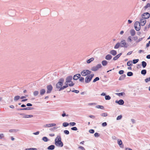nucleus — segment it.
Here are the masks:
<instances>
[{
	"label": "nucleus",
	"mask_w": 150,
	"mask_h": 150,
	"mask_svg": "<svg viewBox=\"0 0 150 150\" xmlns=\"http://www.w3.org/2000/svg\"><path fill=\"white\" fill-rule=\"evenodd\" d=\"M55 144L57 146L62 147L63 146V144L61 141V138L60 135H57L55 138Z\"/></svg>",
	"instance_id": "nucleus-1"
},
{
	"label": "nucleus",
	"mask_w": 150,
	"mask_h": 150,
	"mask_svg": "<svg viewBox=\"0 0 150 150\" xmlns=\"http://www.w3.org/2000/svg\"><path fill=\"white\" fill-rule=\"evenodd\" d=\"M72 79V76H69L66 78V80L69 83L68 85L69 86H72L74 85V83L71 81Z\"/></svg>",
	"instance_id": "nucleus-2"
},
{
	"label": "nucleus",
	"mask_w": 150,
	"mask_h": 150,
	"mask_svg": "<svg viewBox=\"0 0 150 150\" xmlns=\"http://www.w3.org/2000/svg\"><path fill=\"white\" fill-rule=\"evenodd\" d=\"M64 79L63 78L60 79L58 82L56 84V87L57 88H59L61 87L63 85Z\"/></svg>",
	"instance_id": "nucleus-3"
},
{
	"label": "nucleus",
	"mask_w": 150,
	"mask_h": 150,
	"mask_svg": "<svg viewBox=\"0 0 150 150\" xmlns=\"http://www.w3.org/2000/svg\"><path fill=\"white\" fill-rule=\"evenodd\" d=\"M94 76V74H93L87 76L85 79V82L87 83L90 82Z\"/></svg>",
	"instance_id": "nucleus-4"
},
{
	"label": "nucleus",
	"mask_w": 150,
	"mask_h": 150,
	"mask_svg": "<svg viewBox=\"0 0 150 150\" xmlns=\"http://www.w3.org/2000/svg\"><path fill=\"white\" fill-rule=\"evenodd\" d=\"M91 71L88 70H84L81 73V74L83 76H86L89 75L91 74Z\"/></svg>",
	"instance_id": "nucleus-5"
},
{
	"label": "nucleus",
	"mask_w": 150,
	"mask_h": 150,
	"mask_svg": "<svg viewBox=\"0 0 150 150\" xmlns=\"http://www.w3.org/2000/svg\"><path fill=\"white\" fill-rule=\"evenodd\" d=\"M120 44V47H121L127 48L128 46V43L126 42L125 40H122Z\"/></svg>",
	"instance_id": "nucleus-6"
},
{
	"label": "nucleus",
	"mask_w": 150,
	"mask_h": 150,
	"mask_svg": "<svg viewBox=\"0 0 150 150\" xmlns=\"http://www.w3.org/2000/svg\"><path fill=\"white\" fill-rule=\"evenodd\" d=\"M102 66L100 64H98L96 66H93L91 68V70L92 71H96L98 69L100 68Z\"/></svg>",
	"instance_id": "nucleus-7"
},
{
	"label": "nucleus",
	"mask_w": 150,
	"mask_h": 150,
	"mask_svg": "<svg viewBox=\"0 0 150 150\" xmlns=\"http://www.w3.org/2000/svg\"><path fill=\"white\" fill-rule=\"evenodd\" d=\"M47 93H50L51 92L53 89V87L51 85H49L47 86Z\"/></svg>",
	"instance_id": "nucleus-8"
},
{
	"label": "nucleus",
	"mask_w": 150,
	"mask_h": 150,
	"mask_svg": "<svg viewBox=\"0 0 150 150\" xmlns=\"http://www.w3.org/2000/svg\"><path fill=\"white\" fill-rule=\"evenodd\" d=\"M150 16V13L148 12L144 13L142 15V17L145 19L148 18Z\"/></svg>",
	"instance_id": "nucleus-9"
},
{
	"label": "nucleus",
	"mask_w": 150,
	"mask_h": 150,
	"mask_svg": "<svg viewBox=\"0 0 150 150\" xmlns=\"http://www.w3.org/2000/svg\"><path fill=\"white\" fill-rule=\"evenodd\" d=\"M8 13L11 16H14L15 15L16 11L14 10H10L8 11Z\"/></svg>",
	"instance_id": "nucleus-10"
},
{
	"label": "nucleus",
	"mask_w": 150,
	"mask_h": 150,
	"mask_svg": "<svg viewBox=\"0 0 150 150\" xmlns=\"http://www.w3.org/2000/svg\"><path fill=\"white\" fill-rule=\"evenodd\" d=\"M139 22L142 26H144L146 23V20L145 19L142 18H141L140 19V22Z\"/></svg>",
	"instance_id": "nucleus-11"
},
{
	"label": "nucleus",
	"mask_w": 150,
	"mask_h": 150,
	"mask_svg": "<svg viewBox=\"0 0 150 150\" xmlns=\"http://www.w3.org/2000/svg\"><path fill=\"white\" fill-rule=\"evenodd\" d=\"M56 124L55 123L48 124L44 125L43 127H53L56 126Z\"/></svg>",
	"instance_id": "nucleus-12"
},
{
	"label": "nucleus",
	"mask_w": 150,
	"mask_h": 150,
	"mask_svg": "<svg viewBox=\"0 0 150 150\" xmlns=\"http://www.w3.org/2000/svg\"><path fill=\"white\" fill-rule=\"evenodd\" d=\"M20 115H22L23 116V117L24 118H28L29 117H33V116L32 115H26L25 114L22 113Z\"/></svg>",
	"instance_id": "nucleus-13"
},
{
	"label": "nucleus",
	"mask_w": 150,
	"mask_h": 150,
	"mask_svg": "<svg viewBox=\"0 0 150 150\" xmlns=\"http://www.w3.org/2000/svg\"><path fill=\"white\" fill-rule=\"evenodd\" d=\"M81 76V74H76L73 77V79L74 80H77Z\"/></svg>",
	"instance_id": "nucleus-14"
},
{
	"label": "nucleus",
	"mask_w": 150,
	"mask_h": 150,
	"mask_svg": "<svg viewBox=\"0 0 150 150\" xmlns=\"http://www.w3.org/2000/svg\"><path fill=\"white\" fill-rule=\"evenodd\" d=\"M115 103L118 104L119 105H122L124 104V102L123 100L120 99L118 101L117 100H116Z\"/></svg>",
	"instance_id": "nucleus-15"
},
{
	"label": "nucleus",
	"mask_w": 150,
	"mask_h": 150,
	"mask_svg": "<svg viewBox=\"0 0 150 150\" xmlns=\"http://www.w3.org/2000/svg\"><path fill=\"white\" fill-rule=\"evenodd\" d=\"M117 143L121 148H123L124 145L123 144L121 140L118 139Z\"/></svg>",
	"instance_id": "nucleus-16"
},
{
	"label": "nucleus",
	"mask_w": 150,
	"mask_h": 150,
	"mask_svg": "<svg viewBox=\"0 0 150 150\" xmlns=\"http://www.w3.org/2000/svg\"><path fill=\"white\" fill-rule=\"evenodd\" d=\"M46 91L45 89L42 88L40 91V94L41 96L43 95L45 93Z\"/></svg>",
	"instance_id": "nucleus-17"
},
{
	"label": "nucleus",
	"mask_w": 150,
	"mask_h": 150,
	"mask_svg": "<svg viewBox=\"0 0 150 150\" xmlns=\"http://www.w3.org/2000/svg\"><path fill=\"white\" fill-rule=\"evenodd\" d=\"M112 57L110 54H108L105 56V59L107 60H110Z\"/></svg>",
	"instance_id": "nucleus-18"
},
{
	"label": "nucleus",
	"mask_w": 150,
	"mask_h": 150,
	"mask_svg": "<svg viewBox=\"0 0 150 150\" xmlns=\"http://www.w3.org/2000/svg\"><path fill=\"white\" fill-rule=\"evenodd\" d=\"M110 53L113 56H115L117 54V52L114 50H112L110 51Z\"/></svg>",
	"instance_id": "nucleus-19"
},
{
	"label": "nucleus",
	"mask_w": 150,
	"mask_h": 150,
	"mask_svg": "<svg viewBox=\"0 0 150 150\" xmlns=\"http://www.w3.org/2000/svg\"><path fill=\"white\" fill-rule=\"evenodd\" d=\"M130 33L131 36H134L136 34L135 31L134 29H131L130 30Z\"/></svg>",
	"instance_id": "nucleus-20"
},
{
	"label": "nucleus",
	"mask_w": 150,
	"mask_h": 150,
	"mask_svg": "<svg viewBox=\"0 0 150 150\" xmlns=\"http://www.w3.org/2000/svg\"><path fill=\"white\" fill-rule=\"evenodd\" d=\"M122 53H120L118 54V55H117L116 56H115V57H114L113 58V59L114 60H117L119 58V57H120V56L122 55Z\"/></svg>",
	"instance_id": "nucleus-21"
},
{
	"label": "nucleus",
	"mask_w": 150,
	"mask_h": 150,
	"mask_svg": "<svg viewBox=\"0 0 150 150\" xmlns=\"http://www.w3.org/2000/svg\"><path fill=\"white\" fill-rule=\"evenodd\" d=\"M55 148V146L54 145H51L47 147V149L48 150H53Z\"/></svg>",
	"instance_id": "nucleus-22"
},
{
	"label": "nucleus",
	"mask_w": 150,
	"mask_h": 150,
	"mask_svg": "<svg viewBox=\"0 0 150 150\" xmlns=\"http://www.w3.org/2000/svg\"><path fill=\"white\" fill-rule=\"evenodd\" d=\"M126 76L125 74H123L119 78V80H123L125 77Z\"/></svg>",
	"instance_id": "nucleus-23"
},
{
	"label": "nucleus",
	"mask_w": 150,
	"mask_h": 150,
	"mask_svg": "<svg viewBox=\"0 0 150 150\" xmlns=\"http://www.w3.org/2000/svg\"><path fill=\"white\" fill-rule=\"evenodd\" d=\"M94 58L92 57L86 61L87 63L89 64L94 60Z\"/></svg>",
	"instance_id": "nucleus-24"
},
{
	"label": "nucleus",
	"mask_w": 150,
	"mask_h": 150,
	"mask_svg": "<svg viewBox=\"0 0 150 150\" xmlns=\"http://www.w3.org/2000/svg\"><path fill=\"white\" fill-rule=\"evenodd\" d=\"M108 63V62L106 60H103L102 62V64L103 66H106Z\"/></svg>",
	"instance_id": "nucleus-25"
},
{
	"label": "nucleus",
	"mask_w": 150,
	"mask_h": 150,
	"mask_svg": "<svg viewBox=\"0 0 150 150\" xmlns=\"http://www.w3.org/2000/svg\"><path fill=\"white\" fill-rule=\"evenodd\" d=\"M142 64L143 67L144 68L146 66L147 63L143 61L142 62Z\"/></svg>",
	"instance_id": "nucleus-26"
},
{
	"label": "nucleus",
	"mask_w": 150,
	"mask_h": 150,
	"mask_svg": "<svg viewBox=\"0 0 150 150\" xmlns=\"http://www.w3.org/2000/svg\"><path fill=\"white\" fill-rule=\"evenodd\" d=\"M140 23L139 21H136L134 24V26H137L140 27Z\"/></svg>",
	"instance_id": "nucleus-27"
},
{
	"label": "nucleus",
	"mask_w": 150,
	"mask_h": 150,
	"mask_svg": "<svg viewBox=\"0 0 150 150\" xmlns=\"http://www.w3.org/2000/svg\"><path fill=\"white\" fill-rule=\"evenodd\" d=\"M120 44L119 42L117 43L115 45L114 48L115 49H118L120 46Z\"/></svg>",
	"instance_id": "nucleus-28"
},
{
	"label": "nucleus",
	"mask_w": 150,
	"mask_h": 150,
	"mask_svg": "<svg viewBox=\"0 0 150 150\" xmlns=\"http://www.w3.org/2000/svg\"><path fill=\"white\" fill-rule=\"evenodd\" d=\"M42 140L45 142H47L49 140V139L47 137H44L42 138Z\"/></svg>",
	"instance_id": "nucleus-29"
},
{
	"label": "nucleus",
	"mask_w": 150,
	"mask_h": 150,
	"mask_svg": "<svg viewBox=\"0 0 150 150\" xmlns=\"http://www.w3.org/2000/svg\"><path fill=\"white\" fill-rule=\"evenodd\" d=\"M146 73V71L145 69H143L141 71V74L143 75H145Z\"/></svg>",
	"instance_id": "nucleus-30"
},
{
	"label": "nucleus",
	"mask_w": 150,
	"mask_h": 150,
	"mask_svg": "<svg viewBox=\"0 0 150 150\" xmlns=\"http://www.w3.org/2000/svg\"><path fill=\"white\" fill-rule=\"evenodd\" d=\"M20 98V96H16L14 98V100L15 101H17Z\"/></svg>",
	"instance_id": "nucleus-31"
},
{
	"label": "nucleus",
	"mask_w": 150,
	"mask_h": 150,
	"mask_svg": "<svg viewBox=\"0 0 150 150\" xmlns=\"http://www.w3.org/2000/svg\"><path fill=\"white\" fill-rule=\"evenodd\" d=\"M34 109V108L32 107H27L26 108H23V110H32Z\"/></svg>",
	"instance_id": "nucleus-32"
},
{
	"label": "nucleus",
	"mask_w": 150,
	"mask_h": 150,
	"mask_svg": "<svg viewBox=\"0 0 150 150\" xmlns=\"http://www.w3.org/2000/svg\"><path fill=\"white\" fill-rule=\"evenodd\" d=\"M116 94L119 96H123L124 95H125V94L124 92H122L120 93H116Z\"/></svg>",
	"instance_id": "nucleus-33"
},
{
	"label": "nucleus",
	"mask_w": 150,
	"mask_h": 150,
	"mask_svg": "<svg viewBox=\"0 0 150 150\" xmlns=\"http://www.w3.org/2000/svg\"><path fill=\"white\" fill-rule=\"evenodd\" d=\"M128 66H130L132 65V61H128L127 63Z\"/></svg>",
	"instance_id": "nucleus-34"
},
{
	"label": "nucleus",
	"mask_w": 150,
	"mask_h": 150,
	"mask_svg": "<svg viewBox=\"0 0 150 150\" xmlns=\"http://www.w3.org/2000/svg\"><path fill=\"white\" fill-rule=\"evenodd\" d=\"M69 125V123H68L67 122H64L63 123L62 125L63 126L65 127H67Z\"/></svg>",
	"instance_id": "nucleus-35"
},
{
	"label": "nucleus",
	"mask_w": 150,
	"mask_h": 150,
	"mask_svg": "<svg viewBox=\"0 0 150 150\" xmlns=\"http://www.w3.org/2000/svg\"><path fill=\"white\" fill-rule=\"evenodd\" d=\"M39 94V92L38 91H36L34 92L33 93V95L34 96H37Z\"/></svg>",
	"instance_id": "nucleus-36"
},
{
	"label": "nucleus",
	"mask_w": 150,
	"mask_h": 150,
	"mask_svg": "<svg viewBox=\"0 0 150 150\" xmlns=\"http://www.w3.org/2000/svg\"><path fill=\"white\" fill-rule=\"evenodd\" d=\"M95 107L96 108H100L102 109L104 108V107L103 106L100 105H96Z\"/></svg>",
	"instance_id": "nucleus-37"
},
{
	"label": "nucleus",
	"mask_w": 150,
	"mask_h": 150,
	"mask_svg": "<svg viewBox=\"0 0 150 150\" xmlns=\"http://www.w3.org/2000/svg\"><path fill=\"white\" fill-rule=\"evenodd\" d=\"M105 99L106 100H109L111 99V97L109 95H107L105 96Z\"/></svg>",
	"instance_id": "nucleus-38"
},
{
	"label": "nucleus",
	"mask_w": 150,
	"mask_h": 150,
	"mask_svg": "<svg viewBox=\"0 0 150 150\" xmlns=\"http://www.w3.org/2000/svg\"><path fill=\"white\" fill-rule=\"evenodd\" d=\"M127 75L129 76H131L133 75V73L132 72H128L127 73Z\"/></svg>",
	"instance_id": "nucleus-39"
},
{
	"label": "nucleus",
	"mask_w": 150,
	"mask_h": 150,
	"mask_svg": "<svg viewBox=\"0 0 150 150\" xmlns=\"http://www.w3.org/2000/svg\"><path fill=\"white\" fill-rule=\"evenodd\" d=\"M132 38L131 36H129L127 39V41L128 42H131L132 41Z\"/></svg>",
	"instance_id": "nucleus-40"
},
{
	"label": "nucleus",
	"mask_w": 150,
	"mask_h": 150,
	"mask_svg": "<svg viewBox=\"0 0 150 150\" xmlns=\"http://www.w3.org/2000/svg\"><path fill=\"white\" fill-rule=\"evenodd\" d=\"M139 60L138 59H135L133 60V63L134 64H135L137 63L139 61Z\"/></svg>",
	"instance_id": "nucleus-41"
},
{
	"label": "nucleus",
	"mask_w": 150,
	"mask_h": 150,
	"mask_svg": "<svg viewBox=\"0 0 150 150\" xmlns=\"http://www.w3.org/2000/svg\"><path fill=\"white\" fill-rule=\"evenodd\" d=\"M99 80V78L98 77H96L93 81V82L95 83L97 81Z\"/></svg>",
	"instance_id": "nucleus-42"
},
{
	"label": "nucleus",
	"mask_w": 150,
	"mask_h": 150,
	"mask_svg": "<svg viewBox=\"0 0 150 150\" xmlns=\"http://www.w3.org/2000/svg\"><path fill=\"white\" fill-rule=\"evenodd\" d=\"M135 29L137 31H139L141 27L134 26Z\"/></svg>",
	"instance_id": "nucleus-43"
},
{
	"label": "nucleus",
	"mask_w": 150,
	"mask_h": 150,
	"mask_svg": "<svg viewBox=\"0 0 150 150\" xmlns=\"http://www.w3.org/2000/svg\"><path fill=\"white\" fill-rule=\"evenodd\" d=\"M25 150H38L37 148H30L26 149Z\"/></svg>",
	"instance_id": "nucleus-44"
},
{
	"label": "nucleus",
	"mask_w": 150,
	"mask_h": 150,
	"mask_svg": "<svg viewBox=\"0 0 150 150\" xmlns=\"http://www.w3.org/2000/svg\"><path fill=\"white\" fill-rule=\"evenodd\" d=\"M122 117V115H119V116H118L117 117L116 120H120L121 119Z\"/></svg>",
	"instance_id": "nucleus-45"
},
{
	"label": "nucleus",
	"mask_w": 150,
	"mask_h": 150,
	"mask_svg": "<svg viewBox=\"0 0 150 150\" xmlns=\"http://www.w3.org/2000/svg\"><path fill=\"white\" fill-rule=\"evenodd\" d=\"M65 88H66V87L64 86H62L60 88V89H59V91H61Z\"/></svg>",
	"instance_id": "nucleus-46"
},
{
	"label": "nucleus",
	"mask_w": 150,
	"mask_h": 150,
	"mask_svg": "<svg viewBox=\"0 0 150 150\" xmlns=\"http://www.w3.org/2000/svg\"><path fill=\"white\" fill-rule=\"evenodd\" d=\"M150 7V4L148 3L146 5L144 6V8L145 9L147 8L148 7Z\"/></svg>",
	"instance_id": "nucleus-47"
},
{
	"label": "nucleus",
	"mask_w": 150,
	"mask_h": 150,
	"mask_svg": "<svg viewBox=\"0 0 150 150\" xmlns=\"http://www.w3.org/2000/svg\"><path fill=\"white\" fill-rule=\"evenodd\" d=\"M101 115L103 117H106L108 115V114L106 113H103L101 114Z\"/></svg>",
	"instance_id": "nucleus-48"
},
{
	"label": "nucleus",
	"mask_w": 150,
	"mask_h": 150,
	"mask_svg": "<svg viewBox=\"0 0 150 150\" xmlns=\"http://www.w3.org/2000/svg\"><path fill=\"white\" fill-rule=\"evenodd\" d=\"M97 105V103H90L88 104L89 105Z\"/></svg>",
	"instance_id": "nucleus-49"
},
{
	"label": "nucleus",
	"mask_w": 150,
	"mask_h": 150,
	"mask_svg": "<svg viewBox=\"0 0 150 150\" xmlns=\"http://www.w3.org/2000/svg\"><path fill=\"white\" fill-rule=\"evenodd\" d=\"M79 78L80 79H79V80L80 81H81V82H83L84 80V79L83 77H80Z\"/></svg>",
	"instance_id": "nucleus-50"
},
{
	"label": "nucleus",
	"mask_w": 150,
	"mask_h": 150,
	"mask_svg": "<svg viewBox=\"0 0 150 150\" xmlns=\"http://www.w3.org/2000/svg\"><path fill=\"white\" fill-rule=\"evenodd\" d=\"M76 125V123L74 122H71L69 123V125L71 126H75Z\"/></svg>",
	"instance_id": "nucleus-51"
},
{
	"label": "nucleus",
	"mask_w": 150,
	"mask_h": 150,
	"mask_svg": "<svg viewBox=\"0 0 150 150\" xmlns=\"http://www.w3.org/2000/svg\"><path fill=\"white\" fill-rule=\"evenodd\" d=\"M150 81V77L149 78H146L145 79V81L147 83Z\"/></svg>",
	"instance_id": "nucleus-52"
},
{
	"label": "nucleus",
	"mask_w": 150,
	"mask_h": 150,
	"mask_svg": "<svg viewBox=\"0 0 150 150\" xmlns=\"http://www.w3.org/2000/svg\"><path fill=\"white\" fill-rule=\"evenodd\" d=\"M143 39V38H139V39H138L137 40L136 42V43H138L141 41Z\"/></svg>",
	"instance_id": "nucleus-53"
},
{
	"label": "nucleus",
	"mask_w": 150,
	"mask_h": 150,
	"mask_svg": "<svg viewBox=\"0 0 150 150\" xmlns=\"http://www.w3.org/2000/svg\"><path fill=\"white\" fill-rule=\"evenodd\" d=\"M64 132L66 134H69V132L68 130H65Z\"/></svg>",
	"instance_id": "nucleus-54"
},
{
	"label": "nucleus",
	"mask_w": 150,
	"mask_h": 150,
	"mask_svg": "<svg viewBox=\"0 0 150 150\" xmlns=\"http://www.w3.org/2000/svg\"><path fill=\"white\" fill-rule=\"evenodd\" d=\"M133 39L136 42L138 38L137 36H135L133 37Z\"/></svg>",
	"instance_id": "nucleus-55"
},
{
	"label": "nucleus",
	"mask_w": 150,
	"mask_h": 150,
	"mask_svg": "<svg viewBox=\"0 0 150 150\" xmlns=\"http://www.w3.org/2000/svg\"><path fill=\"white\" fill-rule=\"evenodd\" d=\"M71 129L72 130L76 131L77 130V128L76 127H73L71 128Z\"/></svg>",
	"instance_id": "nucleus-56"
},
{
	"label": "nucleus",
	"mask_w": 150,
	"mask_h": 150,
	"mask_svg": "<svg viewBox=\"0 0 150 150\" xmlns=\"http://www.w3.org/2000/svg\"><path fill=\"white\" fill-rule=\"evenodd\" d=\"M89 132L91 134H93L94 132V130L93 129H91L89 130Z\"/></svg>",
	"instance_id": "nucleus-57"
},
{
	"label": "nucleus",
	"mask_w": 150,
	"mask_h": 150,
	"mask_svg": "<svg viewBox=\"0 0 150 150\" xmlns=\"http://www.w3.org/2000/svg\"><path fill=\"white\" fill-rule=\"evenodd\" d=\"M107 125V123L106 122H105L103 123L102 124V126L103 127H105Z\"/></svg>",
	"instance_id": "nucleus-58"
},
{
	"label": "nucleus",
	"mask_w": 150,
	"mask_h": 150,
	"mask_svg": "<svg viewBox=\"0 0 150 150\" xmlns=\"http://www.w3.org/2000/svg\"><path fill=\"white\" fill-rule=\"evenodd\" d=\"M62 115L63 117H64L65 116H68V115H66V114L65 113V112L64 111H63V113L62 114Z\"/></svg>",
	"instance_id": "nucleus-59"
},
{
	"label": "nucleus",
	"mask_w": 150,
	"mask_h": 150,
	"mask_svg": "<svg viewBox=\"0 0 150 150\" xmlns=\"http://www.w3.org/2000/svg\"><path fill=\"white\" fill-rule=\"evenodd\" d=\"M94 136L96 137H98L99 136V134L97 132H96L94 134Z\"/></svg>",
	"instance_id": "nucleus-60"
},
{
	"label": "nucleus",
	"mask_w": 150,
	"mask_h": 150,
	"mask_svg": "<svg viewBox=\"0 0 150 150\" xmlns=\"http://www.w3.org/2000/svg\"><path fill=\"white\" fill-rule=\"evenodd\" d=\"M72 92H74L76 93H78L79 92V91L77 90H74L72 91Z\"/></svg>",
	"instance_id": "nucleus-61"
},
{
	"label": "nucleus",
	"mask_w": 150,
	"mask_h": 150,
	"mask_svg": "<svg viewBox=\"0 0 150 150\" xmlns=\"http://www.w3.org/2000/svg\"><path fill=\"white\" fill-rule=\"evenodd\" d=\"M124 71L123 70H121L119 71V74H122L124 73Z\"/></svg>",
	"instance_id": "nucleus-62"
},
{
	"label": "nucleus",
	"mask_w": 150,
	"mask_h": 150,
	"mask_svg": "<svg viewBox=\"0 0 150 150\" xmlns=\"http://www.w3.org/2000/svg\"><path fill=\"white\" fill-rule=\"evenodd\" d=\"M79 149H81V150H85V149L82 146H80L79 147Z\"/></svg>",
	"instance_id": "nucleus-63"
},
{
	"label": "nucleus",
	"mask_w": 150,
	"mask_h": 150,
	"mask_svg": "<svg viewBox=\"0 0 150 150\" xmlns=\"http://www.w3.org/2000/svg\"><path fill=\"white\" fill-rule=\"evenodd\" d=\"M39 133V131H37L36 132H34L33 133V134L34 135H38Z\"/></svg>",
	"instance_id": "nucleus-64"
}]
</instances>
